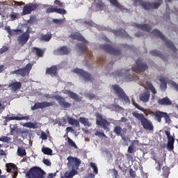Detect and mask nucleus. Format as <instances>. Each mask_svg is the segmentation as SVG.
<instances>
[{
    "instance_id": "4d7b16f0",
    "label": "nucleus",
    "mask_w": 178,
    "mask_h": 178,
    "mask_svg": "<svg viewBox=\"0 0 178 178\" xmlns=\"http://www.w3.org/2000/svg\"><path fill=\"white\" fill-rule=\"evenodd\" d=\"M26 22H27V23H29V24H33V23L36 22L35 16L31 15L30 17V19L29 20H27Z\"/></svg>"
},
{
    "instance_id": "ddd939ff",
    "label": "nucleus",
    "mask_w": 178,
    "mask_h": 178,
    "mask_svg": "<svg viewBox=\"0 0 178 178\" xmlns=\"http://www.w3.org/2000/svg\"><path fill=\"white\" fill-rule=\"evenodd\" d=\"M67 161L68 166H70L72 169H79L80 164L81 163L80 159L72 156L67 157Z\"/></svg>"
},
{
    "instance_id": "4468645a",
    "label": "nucleus",
    "mask_w": 178,
    "mask_h": 178,
    "mask_svg": "<svg viewBox=\"0 0 178 178\" xmlns=\"http://www.w3.org/2000/svg\"><path fill=\"white\" fill-rule=\"evenodd\" d=\"M38 8V4L37 3H29L23 7V10L22 13V16H26V15L31 14V12L35 10Z\"/></svg>"
},
{
    "instance_id": "393cba45",
    "label": "nucleus",
    "mask_w": 178,
    "mask_h": 178,
    "mask_svg": "<svg viewBox=\"0 0 178 178\" xmlns=\"http://www.w3.org/2000/svg\"><path fill=\"white\" fill-rule=\"evenodd\" d=\"M5 119L6 122H9L10 120H29L30 119V116L26 115V116H22V117H15V116L9 117V115H7L6 117H5Z\"/></svg>"
},
{
    "instance_id": "49530a36",
    "label": "nucleus",
    "mask_w": 178,
    "mask_h": 178,
    "mask_svg": "<svg viewBox=\"0 0 178 178\" xmlns=\"http://www.w3.org/2000/svg\"><path fill=\"white\" fill-rule=\"evenodd\" d=\"M42 152H43L44 155H52V149L49 147H42Z\"/></svg>"
},
{
    "instance_id": "6ab92c4d",
    "label": "nucleus",
    "mask_w": 178,
    "mask_h": 178,
    "mask_svg": "<svg viewBox=\"0 0 178 178\" xmlns=\"http://www.w3.org/2000/svg\"><path fill=\"white\" fill-rule=\"evenodd\" d=\"M134 27H136V29H139V30H143V31H147V33H149L151 30H152V28H151V26L148 24H134Z\"/></svg>"
},
{
    "instance_id": "4c0bfd02",
    "label": "nucleus",
    "mask_w": 178,
    "mask_h": 178,
    "mask_svg": "<svg viewBox=\"0 0 178 178\" xmlns=\"http://www.w3.org/2000/svg\"><path fill=\"white\" fill-rule=\"evenodd\" d=\"M6 168L7 172H15V170H16V165L12 163H6Z\"/></svg>"
},
{
    "instance_id": "20e7f679",
    "label": "nucleus",
    "mask_w": 178,
    "mask_h": 178,
    "mask_svg": "<svg viewBox=\"0 0 178 178\" xmlns=\"http://www.w3.org/2000/svg\"><path fill=\"white\" fill-rule=\"evenodd\" d=\"M111 90H113L115 95H118L120 99H122V101H124L125 102H129L130 101V99H129V97H127L126 92H124V90H123V89L120 88L119 85H112Z\"/></svg>"
},
{
    "instance_id": "09e8293b",
    "label": "nucleus",
    "mask_w": 178,
    "mask_h": 178,
    "mask_svg": "<svg viewBox=\"0 0 178 178\" xmlns=\"http://www.w3.org/2000/svg\"><path fill=\"white\" fill-rule=\"evenodd\" d=\"M17 154L18 156H26L27 153L26 152V149L19 147L17 149Z\"/></svg>"
},
{
    "instance_id": "e433bc0d",
    "label": "nucleus",
    "mask_w": 178,
    "mask_h": 178,
    "mask_svg": "<svg viewBox=\"0 0 178 178\" xmlns=\"http://www.w3.org/2000/svg\"><path fill=\"white\" fill-rule=\"evenodd\" d=\"M159 81L161 82L160 87L161 90H166L168 88V81H166V79L164 77H161Z\"/></svg>"
},
{
    "instance_id": "58836bf2",
    "label": "nucleus",
    "mask_w": 178,
    "mask_h": 178,
    "mask_svg": "<svg viewBox=\"0 0 178 178\" xmlns=\"http://www.w3.org/2000/svg\"><path fill=\"white\" fill-rule=\"evenodd\" d=\"M68 123L72 126H75V127H80V122L74 118H68Z\"/></svg>"
},
{
    "instance_id": "2eb2a0df",
    "label": "nucleus",
    "mask_w": 178,
    "mask_h": 178,
    "mask_svg": "<svg viewBox=\"0 0 178 178\" xmlns=\"http://www.w3.org/2000/svg\"><path fill=\"white\" fill-rule=\"evenodd\" d=\"M76 47L79 49V52L81 54H84V52H86V56L89 58H92V53L87 49V45L83 44V43H77Z\"/></svg>"
},
{
    "instance_id": "cd10ccee",
    "label": "nucleus",
    "mask_w": 178,
    "mask_h": 178,
    "mask_svg": "<svg viewBox=\"0 0 178 178\" xmlns=\"http://www.w3.org/2000/svg\"><path fill=\"white\" fill-rule=\"evenodd\" d=\"M10 135L15 136V134H17V136H19V134H23V131L19 127H17V125H14L13 127H10Z\"/></svg>"
},
{
    "instance_id": "72a5a7b5",
    "label": "nucleus",
    "mask_w": 178,
    "mask_h": 178,
    "mask_svg": "<svg viewBox=\"0 0 178 178\" xmlns=\"http://www.w3.org/2000/svg\"><path fill=\"white\" fill-rule=\"evenodd\" d=\"M32 52L35 53L38 58H42L44 56V50L38 47H33Z\"/></svg>"
},
{
    "instance_id": "0e129e2a",
    "label": "nucleus",
    "mask_w": 178,
    "mask_h": 178,
    "mask_svg": "<svg viewBox=\"0 0 178 178\" xmlns=\"http://www.w3.org/2000/svg\"><path fill=\"white\" fill-rule=\"evenodd\" d=\"M52 22L54 24H62V23H63V20L59 19H54Z\"/></svg>"
},
{
    "instance_id": "c756f323",
    "label": "nucleus",
    "mask_w": 178,
    "mask_h": 178,
    "mask_svg": "<svg viewBox=\"0 0 178 178\" xmlns=\"http://www.w3.org/2000/svg\"><path fill=\"white\" fill-rule=\"evenodd\" d=\"M67 95L68 97H71L76 102H80L81 101V97L70 90H67Z\"/></svg>"
},
{
    "instance_id": "2f4dec72",
    "label": "nucleus",
    "mask_w": 178,
    "mask_h": 178,
    "mask_svg": "<svg viewBox=\"0 0 178 178\" xmlns=\"http://www.w3.org/2000/svg\"><path fill=\"white\" fill-rule=\"evenodd\" d=\"M149 91H146L140 95V99L142 102H148L149 101Z\"/></svg>"
},
{
    "instance_id": "052dcab7",
    "label": "nucleus",
    "mask_w": 178,
    "mask_h": 178,
    "mask_svg": "<svg viewBox=\"0 0 178 178\" xmlns=\"http://www.w3.org/2000/svg\"><path fill=\"white\" fill-rule=\"evenodd\" d=\"M95 134V136H97L98 137H104V138H106V135H105V134L104 132L97 131Z\"/></svg>"
},
{
    "instance_id": "3c124183",
    "label": "nucleus",
    "mask_w": 178,
    "mask_h": 178,
    "mask_svg": "<svg viewBox=\"0 0 178 178\" xmlns=\"http://www.w3.org/2000/svg\"><path fill=\"white\" fill-rule=\"evenodd\" d=\"M11 140L12 138L10 137L5 136L0 137V141H2V143H7V144H8V143H10Z\"/></svg>"
},
{
    "instance_id": "a18cd8bd",
    "label": "nucleus",
    "mask_w": 178,
    "mask_h": 178,
    "mask_svg": "<svg viewBox=\"0 0 178 178\" xmlns=\"http://www.w3.org/2000/svg\"><path fill=\"white\" fill-rule=\"evenodd\" d=\"M79 169L72 168V170L68 173L67 178H73L79 172L77 171Z\"/></svg>"
},
{
    "instance_id": "6e6d98bb",
    "label": "nucleus",
    "mask_w": 178,
    "mask_h": 178,
    "mask_svg": "<svg viewBox=\"0 0 178 178\" xmlns=\"http://www.w3.org/2000/svg\"><path fill=\"white\" fill-rule=\"evenodd\" d=\"M114 133H115L117 136H120V134H122V128L119 126H116L114 129Z\"/></svg>"
},
{
    "instance_id": "79ce46f5",
    "label": "nucleus",
    "mask_w": 178,
    "mask_h": 178,
    "mask_svg": "<svg viewBox=\"0 0 178 178\" xmlns=\"http://www.w3.org/2000/svg\"><path fill=\"white\" fill-rule=\"evenodd\" d=\"M170 173V168H169V167H166V166L163 167V177H165V178L169 177Z\"/></svg>"
},
{
    "instance_id": "4be33fe9",
    "label": "nucleus",
    "mask_w": 178,
    "mask_h": 178,
    "mask_svg": "<svg viewBox=\"0 0 178 178\" xmlns=\"http://www.w3.org/2000/svg\"><path fill=\"white\" fill-rule=\"evenodd\" d=\"M71 38H73V40H77V41H81V42H84V44H88V41L86 40V38L82 35L81 33H75L72 35H70V36Z\"/></svg>"
},
{
    "instance_id": "f704fd0d",
    "label": "nucleus",
    "mask_w": 178,
    "mask_h": 178,
    "mask_svg": "<svg viewBox=\"0 0 178 178\" xmlns=\"http://www.w3.org/2000/svg\"><path fill=\"white\" fill-rule=\"evenodd\" d=\"M138 143V141H137V140H134L131 143V145H130L129 146L128 149H127L128 154H133L136 151V146L134 145V144H137Z\"/></svg>"
},
{
    "instance_id": "6e6552de",
    "label": "nucleus",
    "mask_w": 178,
    "mask_h": 178,
    "mask_svg": "<svg viewBox=\"0 0 178 178\" xmlns=\"http://www.w3.org/2000/svg\"><path fill=\"white\" fill-rule=\"evenodd\" d=\"M136 3H139V5L143 8L145 10H149V9H158L159 6H161V3H150L149 1H144L143 0H135Z\"/></svg>"
},
{
    "instance_id": "774afa93",
    "label": "nucleus",
    "mask_w": 178,
    "mask_h": 178,
    "mask_svg": "<svg viewBox=\"0 0 178 178\" xmlns=\"http://www.w3.org/2000/svg\"><path fill=\"white\" fill-rule=\"evenodd\" d=\"M41 138L42 140H47V138H48V136H47V134H45V132L41 133Z\"/></svg>"
},
{
    "instance_id": "e2e57ef3",
    "label": "nucleus",
    "mask_w": 178,
    "mask_h": 178,
    "mask_svg": "<svg viewBox=\"0 0 178 178\" xmlns=\"http://www.w3.org/2000/svg\"><path fill=\"white\" fill-rule=\"evenodd\" d=\"M171 86L174 90H176L178 92V84L177 83L175 82V81H171Z\"/></svg>"
},
{
    "instance_id": "aec40b11",
    "label": "nucleus",
    "mask_w": 178,
    "mask_h": 178,
    "mask_svg": "<svg viewBox=\"0 0 178 178\" xmlns=\"http://www.w3.org/2000/svg\"><path fill=\"white\" fill-rule=\"evenodd\" d=\"M8 88H11L12 91H17V90H20L22 88V83L20 82L15 81H12L8 85Z\"/></svg>"
},
{
    "instance_id": "5701e85b",
    "label": "nucleus",
    "mask_w": 178,
    "mask_h": 178,
    "mask_svg": "<svg viewBox=\"0 0 178 178\" xmlns=\"http://www.w3.org/2000/svg\"><path fill=\"white\" fill-rule=\"evenodd\" d=\"M149 54L152 55V56H158V58H161V59H162V60H164V62L168 61V56H163V54H162L161 51L156 49L150 51Z\"/></svg>"
},
{
    "instance_id": "c03bdc74",
    "label": "nucleus",
    "mask_w": 178,
    "mask_h": 178,
    "mask_svg": "<svg viewBox=\"0 0 178 178\" xmlns=\"http://www.w3.org/2000/svg\"><path fill=\"white\" fill-rule=\"evenodd\" d=\"M96 8L97 9H99V10H104L105 3H104L102 0H99L98 2L96 3Z\"/></svg>"
},
{
    "instance_id": "412c9836",
    "label": "nucleus",
    "mask_w": 178,
    "mask_h": 178,
    "mask_svg": "<svg viewBox=\"0 0 178 178\" xmlns=\"http://www.w3.org/2000/svg\"><path fill=\"white\" fill-rule=\"evenodd\" d=\"M157 103L159 105H162L163 106H170L172 104V100H170V99L168 97L159 99Z\"/></svg>"
},
{
    "instance_id": "bb28decb",
    "label": "nucleus",
    "mask_w": 178,
    "mask_h": 178,
    "mask_svg": "<svg viewBox=\"0 0 178 178\" xmlns=\"http://www.w3.org/2000/svg\"><path fill=\"white\" fill-rule=\"evenodd\" d=\"M152 115L154 116L156 120H157L159 123H161V122H162V118H163L165 115V112L156 111L155 112H152Z\"/></svg>"
},
{
    "instance_id": "a211bd4d",
    "label": "nucleus",
    "mask_w": 178,
    "mask_h": 178,
    "mask_svg": "<svg viewBox=\"0 0 178 178\" xmlns=\"http://www.w3.org/2000/svg\"><path fill=\"white\" fill-rule=\"evenodd\" d=\"M58 13V15H66V10L58 8H49L46 9V13Z\"/></svg>"
},
{
    "instance_id": "603ef678",
    "label": "nucleus",
    "mask_w": 178,
    "mask_h": 178,
    "mask_svg": "<svg viewBox=\"0 0 178 178\" xmlns=\"http://www.w3.org/2000/svg\"><path fill=\"white\" fill-rule=\"evenodd\" d=\"M90 168H92L94 173H95V175H98V167L97 166V164H95V163L90 162Z\"/></svg>"
},
{
    "instance_id": "39448f33",
    "label": "nucleus",
    "mask_w": 178,
    "mask_h": 178,
    "mask_svg": "<svg viewBox=\"0 0 178 178\" xmlns=\"http://www.w3.org/2000/svg\"><path fill=\"white\" fill-rule=\"evenodd\" d=\"M136 65L132 67L133 72L135 73H143L148 69V65L145 62H143L141 58H138L136 61Z\"/></svg>"
},
{
    "instance_id": "f03ea898",
    "label": "nucleus",
    "mask_w": 178,
    "mask_h": 178,
    "mask_svg": "<svg viewBox=\"0 0 178 178\" xmlns=\"http://www.w3.org/2000/svg\"><path fill=\"white\" fill-rule=\"evenodd\" d=\"M152 34H154V35H155V37H158L159 38H161L162 41H165V45L168 48H169V49H170L173 52H177V49L176 48V47H175V44H173V42L168 40L166 37H165V35L162 34V32H161L158 29H154L152 31Z\"/></svg>"
},
{
    "instance_id": "680f3d73",
    "label": "nucleus",
    "mask_w": 178,
    "mask_h": 178,
    "mask_svg": "<svg viewBox=\"0 0 178 178\" xmlns=\"http://www.w3.org/2000/svg\"><path fill=\"white\" fill-rule=\"evenodd\" d=\"M42 162L46 166H51L52 165V163L48 159H43Z\"/></svg>"
},
{
    "instance_id": "a19ab883",
    "label": "nucleus",
    "mask_w": 178,
    "mask_h": 178,
    "mask_svg": "<svg viewBox=\"0 0 178 178\" xmlns=\"http://www.w3.org/2000/svg\"><path fill=\"white\" fill-rule=\"evenodd\" d=\"M67 144L69 147H71V148H74V149H77L79 147H77V145H76V143L72 140V138L67 137Z\"/></svg>"
},
{
    "instance_id": "5fc2aeb1",
    "label": "nucleus",
    "mask_w": 178,
    "mask_h": 178,
    "mask_svg": "<svg viewBox=\"0 0 178 178\" xmlns=\"http://www.w3.org/2000/svg\"><path fill=\"white\" fill-rule=\"evenodd\" d=\"M54 5H56V8H58V9H60V8H63V3L60 2V1L59 0H55Z\"/></svg>"
},
{
    "instance_id": "0eeeda50",
    "label": "nucleus",
    "mask_w": 178,
    "mask_h": 178,
    "mask_svg": "<svg viewBox=\"0 0 178 178\" xmlns=\"http://www.w3.org/2000/svg\"><path fill=\"white\" fill-rule=\"evenodd\" d=\"M33 65L31 63H28L24 67L19 68L18 70L12 71L10 74H17V76H22V77H26L30 74V70H31Z\"/></svg>"
},
{
    "instance_id": "9b49d317",
    "label": "nucleus",
    "mask_w": 178,
    "mask_h": 178,
    "mask_svg": "<svg viewBox=\"0 0 178 178\" xmlns=\"http://www.w3.org/2000/svg\"><path fill=\"white\" fill-rule=\"evenodd\" d=\"M30 27L27 28L26 32L21 34L17 38V42L22 47H24V45L27 43V41L30 39Z\"/></svg>"
},
{
    "instance_id": "f8f14e48",
    "label": "nucleus",
    "mask_w": 178,
    "mask_h": 178,
    "mask_svg": "<svg viewBox=\"0 0 178 178\" xmlns=\"http://www.w3.org/2000/svg\"><path fill=\"white\" fill-rule=\"evenodd\" d=\"M55 102H38L35 103L33 106L31 107V111H36V109H44V108H48L49 106H54Z\"/></svg>"
},
{
    "instance_id": "c85d7f7f",
    "label": "nucleus",
    "mask_w": 178,
    "mask_h": 178,
    "mask_svg": "<svg viewBox=\"0 0 178 178\" xmlns=\"http://www.w3.org/2000/svg\"><path fill=\"white\" fill-rule=\"evenodd\" d=\"M51 98H54V99H56L60 106H63V108H67V103L65 102V99L63 97L59 95H56L52 97Z\"/></svg>"
},
{
    "instance_id": "ea45409f",
    "label": "nucleus",
    "mask_w": 178,
    "mask_h": 178,
    "mask_svg": "<svg viewBox=\"0 0 178 178\" xmlns=\"http://www.w3.org/2000/svg\"><path fill=\"white\" fill-rule=\"evenodd\" d=\"M5 30H6L7 33H8L9 35H15L17 31H22V30L19 29L11 30L10 26H6Z\"/></svg>"
},
{
    "instance_id": "a878e982",
    "label": "nucleus",
    "mask_w": 178,
    "mask_h": 178,
    "mask_svg": "<svg viewBox=\"0 0 178 178\" xmlns=\"http://www.w3.org/2000/svg\"><path fill=\"white\" fill-rule=\"evenodd\" d=\"M54 55H67V47L63 46L54 51Z\"/></svg>"
},
{
    "instance_id": "13d9d810",
    "label": "nucleus",
    "mask_w": 178,
    "mask_h": 178,
    "mask_svg": "<svg viewBox=\"0 0 178 178\" xmlns=\"http://www.w3.org/2000/svg\"><path fill=\"white\" fill-rule=\"evenodd\" d=\"M163 118H164L166 123H170V122H171L170 117L169 116L168 113L164 112V115Z\"/></svg>"
},
{
    "instance_id": "7c9ffc66",
    "label": "nucleus",
    "mask_w": 178,
    "mask_h": 178,
    "mask_svg": "<svg viewBox=\"0 0 178 178\" xmlns=\"http://www.w3.org/2000/svg\"><path fill=\"white\" fill-rule=\"evenodd\" d=\"M108 2H110L111 5H113V6H115V8H118V9H120V10H126V8H124V6L120 5L119 3V1L118 0H107Z\"/></svg>"
},
{
    "instance_id": "423d86ee",
    "label": "nucleus",
    "mask_w": 178,
    "mask_h": 178,
    "mask_svg": "<svg viewBox=\"0 0 178 178\" xmlns=\"http://www.w3.org/2000/svg\"><path fill=\"white\" fill-rule=\"evenodd\" d=\"M95 116L97 118L96 119V124L97 126H100V127H102L104 130H106V131H109V122L106 120V119L102 117V115H101L99 113H96Z\"/></svg>"
},
{
    "instance_id": "37998d69",
    "label": "nucleus",
    "mask_w": 178,
    "mask_h": 178,
    "mask_svg": "<svg viewBox=\"0 0 178 178\" xmlns=\"http://www.w3.org/2000/svg\"><path fill=\"white\" fill-rule=\"evenodd\" d=\"M146 86L149 88V90H150L152 94H156V89H155L154 85H152V83L149 81H146Z\"/></svg>"
},
{
    "instance_id": "864d4df0",
    "label": "nucleus",
    "mask_w": 178,
    "mask_h": 178,
    "mask_svg": "<svg viewBox=\"0 0 178 178\" xmlns=\"http://www.w3.org/2000/svg\"><path fill=\"white\" fill-rule=\"evenodd\" d=\"M23 126L24 127H28L29 129H35V124L33 122H26Z\"/></svg>"
},
{
    "instance_id": "9d476101",
    "label": "nucleus",
    "mask_w": 178,
    "mask_h": 178,
    "mask_svg": "<svg viewBox=\"0 0 178 178\" xmlns=\"http://www.w3.org/2000/svg\"><path fill=\"white\" fill-rule=\"evenodd\" d=\"M99 48L104 52H107V54H110L111 55H120V54H122L120 50L113 48L111 44H100Z\"/></svg>"
},
{
    "instance_id": "f3484780",
    "label": "nucleus",
    "mask_w": 178,
    "mask_h": 178,
    "mask_svg": "<svg viewBox=\"0 0 178 178\" xmlns=\"http://www.w3.org/2000/svg\"><path fill=\"white\" fill-rule=\"evenodd\" d=\"M112 33H113L116 37H122V38H130L131 40L130 35H129V33L123 29L113 30Z\"/></svg>"
},
{
    "instance_id": "f257e3e1",
    "label": "nucleus",
    "mask_w": 178,
    "mask_h": 178,
    "mask_svg": "<svg viewBox=\"0 0 178 178\" xmlns=\"http://www.w3.org/2000/svg\"><path fill=\"white\" fill-rule=\"evenodd\" d=\"M132 115L134 118H136V119L141 122L145 130H149V131H152V130H154V125H152V122L149 120L147 119L143 114L133 112Z\"/></svg>"
},
{
    "instance_id": "b1692460",
    "label": "nucleus",
    "mask_w": 178,
    "mask_h": 178,
    "mask_svg": "<svg viewBox=\"0 0 178 178\" xmlns=\"http://www.w3.org/2000/svg\"><path fill=\"white\" fill-rule=\"evenodd\" d=\"M46 74L51 75V77H55L58 74V67L56 65H53L46 70Z\"/></svg>"
},
{
    "instance_id": "c9c22d12",
    "label": "nucleus",
    "mask_w": 178,
    "mask_h": 178,
    "mask_svg": "<svg viewBox=\"0 0 178 178\" xmlns=\"http://www.w3.org/2000/svg\"><path fill=\"white\" fill-rule=\"evenodd\" d=\"M79 122L83 124V126H88V127H90L91 126V124H90V121H88V118L81 117L79 119Z\"/></svg>"
},
{
    "instance_id": "8fccbe9b",
    "label": "nucleus",
    "mask_w": 178,
    "mask_h": 178,
    "mask_svg": "<svg viewBox=\"0 0 178 178\" xmlns=\"http://www.w3.org/2000/svg\"><path fill=\"white\" fill-rule=\"evenodd\" d=\"M20 17V14L17 13H13V14L10 15V19L12 21L16 20V19H19Z\"/></svg>"
},
{
    "instance_id": "338daca9",
    "label": "nucleus",
    "mask_w": 178,
    "mask_h": 178,
    "mask_svg": "<svg viewBox=\"0 0 178 178\" xmlns=\"http://www.w3.org/2000/svg\"><path fill=\"white\" fill-rule=\"evenodd\" d=\"M129 175L131 177L136 178V171H134L133 169L129 170Z\"/></svg>"
},
{
    "instance_id": "473e14b6",
    "label": "nucleus",
    "mask_w": 178,
    "mask_h": 178,
    "mask_svg": "<svg viewBox=\"0 0 178 178\" xmlns=\"http://www.w3.org/2000/svg\"><path fill=\"white\" fill-rule=\"evenodd\" d=\"M51 38H52V33H49L45 35L42 34L39 38V40L40 41H44V42H49V41H51Z\"/></svg>"
},
{
    "instance_id": "dca6fc26",
    "label": "nucleus",
    "mask_w": 178,
    "mask_h": 178,
    "mask_svg": "<svg viewBox=\"0 0 178 178\" xmlns=\"http://www.w3.org/2000/svg\"><path fill=\"white\" fill-rule=\"evenodd\" d=\"M165 134L168 138L167 147L170 151H172V149L175 148V138L170 135V131H165Z\"/></svg>"
},
{
    "instance_id": "bf43d9fd",
    "label": "nucleus",
    "mask_w": 178,
    "mask_h": 178,
    "mask_svg": "<svg viewBox=\"0 0 178 178\" xmlns=\"http://www.w3.org/2000/svg\"><path fill=\"white\" fill-rule=\"evenodd\" d=\"M111 107L115 109V111H122L123 108L119 106V104H111Z\"/></svg>"
},
{
    "instance_id": "1a4fd4ad",
    "label": "nucleus",
    "mask_w": 178,
    "mask_h": 178,
    "mask_svg": "<svg viewBox=\"0 0 178 178\" xmlns=\"http://www.w3.org/2000/svg\"><path fill=\"white\" fill-rule=\"evenodd\" d=\"M73 72L78 76L83 77L84 81H94V77H92V75H91L88 72L79 68L74 69Z\"/></svg>"
},
{
    "instance_id": "69168bd1",
    "label": "nucleus",
    "mask_w": 178,
    "mask_h": 178,
    "mask_svg": "<svg viewBox=\"0 0 178 178\" xmlns=\"http://www.w3.org/2000/svg\"><path fill=\"white\" fill-rule=\"evenodd\" d=\"M9 51V47L4 46L0 49L1 54H5V52H8Z\"/></svg>"
},
{
    "instance_id": "7ed1b4c3",
    "label": "nucleus",
    "mask_w": 178,
    "mask_h": 178,
    "mask_svg": "<svg viewBox=\"0 0 178 178\" xmlns=\"http://www.w3.org/2000/svg\"><path fill=\"white\" fill-rule=\"evenodd\" d=\"M28 178H45V172L40 167L31 168L27 173Z\"/></svg>"
},
{
    "instance_id": "de8ad7c7",
    "label": "nucleus",
    "mask_w": 178,
    "mask_h": 178,
    "mask_svg": "<svg viewBox=\"0 0 178 178\" xmlns=\"http://www.w3.org/2000/svg\"><path fill=\"white\" fill-rule=\"evenodd\" d=\"M131 101H132V104L134 105V106H135V108H136V109H138L142 112H145V108H143L141 106L136 103V101H134V99H132Z\"/></svg>"
}]
</instances>
